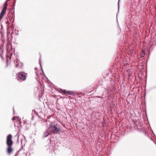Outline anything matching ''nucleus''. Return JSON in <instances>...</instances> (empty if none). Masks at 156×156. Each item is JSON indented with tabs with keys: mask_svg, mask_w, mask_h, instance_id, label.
<instances>
[{
	"mask_svg": "<svg viewBox=\"0 0 156 156\" xmlns=\"http://www.w3.org/2000/svg\"><path fill=\"white\" fill-rule=\"evenodd\" d=\"M117 23L118 22V20H117Z\"/></svg>",
	"mask_w": 156,
	"mask_h": 156,
	"instance_id": "20",
	"label": "nucleus"
},
{
	"mask_svg": "<svg viewBox=\"0 0 156 156\" xmlns=\"http://www.w3.org/2000/svg\"><path fill=\"white\" fill-rule=\"evenodd\" d=\"M17 154H16L15 155V156L17 155Z\"/></svg>",
	"mask_w": 156,
	"mask_h": 156,
	"instance_id": "18",
	"label": "nucleus"
},
{
	"mask_svg": "<svg viewBox=\"0 0 156 156\" xmlns=\"http://www.w3.org/2000/svg\"><path fill=\"white\" fill-rule=\"evenodd\" d=\"M8 147L7 148V152L9 154H10L12 151V146H8Z\"/></svg>",
	"mask_w": 156,
	"mask_h": 156,
	"instance_id": "6",
	"label": "nucleus"
},
{
	"mask_svg": "<svg viewBox=\"0 0 156 156\" xmlns=\"http://www.w3.org/2000/svg\"><path fill=\"white\" fill-rule=\"evenodd\" d=\"M15 33L16 35H17L19 34V31L17 30H15Z\"/></svg>",
	"mask_w": 156,
	"mask_h": 156,
	"instance_id": "8",
	"label": "nucleus"
},
{
	"mask_svg": "<svg viewBox=\"0 0 156 156\" xmlns=\"http://www.w3.org/2000/svg\"><path fill=\"white\" fill-rule=\"evenodd\" d=\"M9 0H6L5 3L3 8L0 14V20L2 19V18L4 16V14L6 10L7 9V6L8 5L7 4V2Z\"/></svg>",
	"mask_w": 156,
	"mask_h": 156,
	"instance_id": "2",
	"label": "nucleus"
},
{
	"mask_svg": "<svg viewBox=\"0 0 156 156\" xmlns=\"http://www.w3.org/2000/svg\"><path fill=\"white\" fill-rule=\"evenodd\" d=\"M24 150L23 149H20L19 150V151H18V152L19 153H20L21 152H23L24 151Z\"/></svg>",
	"mask_w": 156,
	"mask_h": 156,
	"instance_id": "10",
	"label": "nucleus"
},
{
	"mask_svg": "<svg viewBox=\"0 0 156 156\" xmlns=\"http://www.w3.org/2000/svg\"><path fill=\"white\" fill-rule=\"evenodd\" d=\"M145 54V53H144V54H142V55H141V57H143Z\"/></svg>",
	"mask_w": 156,
	"mask_h": 156,
	"instance_id": "16",
	"label": "nucleus"
},
{
	"mask_svg": "<svg viewBox=\"0 0 156 156\" xmlns=\"http://www.w3.org/2000/svg\"><path fill=\"white\" fill-rule=\"evenodd\" d=\"M66 94L68 95H71L72 94V92L71 91H66Z\"/></svg>",
	"mask_w": 156,
	"mask_h": 156,
	"instance_id": "7",
	"label": "nucleus"
},
{
	"mask_svg": "<svg viewBox=\"0 0 156 156\" xmlns=\"http://www.w3.org/2000/svg\"><path fill=\"white\" fill-rule=\"evenodd\" d=\"M119 1H118V10H119Z\"/></svg>",
	"mask_w": 156,
	"mask_h": 156,
	"instance_id": "13",
	"label": "nucleus"
},
{
	"mask_svg": "<svg viewBox=\"0 0 156 156\" xmlns=\"http://www.w3.org/2000/svg\"><path fill=\"white\" fill-rule=\"evenodd\" d=\"M18 66V64H17L16 65V67H17Z\"/></svg>",
	"mask_w": 156,
	"mask_h": 156,
	"instance_id": "19",
	"label": "nucleus"
},
{
	"mask_svg": "<svg viewBox=\"0 0 156 156\" xmlns=\"http://www.w3.org/2000/svg\"><path fill=\"white\" fill-rule=\"evenodd\" d=\"M49 129H47L46 130V131L44 132V137H46L48 135L51 134V132H50Z\"/></svg>",
	"mask_w": 156,
	"mask_h": 156,
	"instance_id": "5",
	"label": "nucleus"
},
{
	"mask_svg": "<svg viewBox=\"0 0 156 156\" xmlns=\"http://www.w3.org/2000/svg\"><path fill=\"white\" fill-rule=\"evenodd\" d=\"M17 62V61H16V60H15L14 61V63H16Z\"/></svg>",
	"mask_w": 156,
	"mask_h": 156,
	"instance_id": "17",
	"label": "nucleus"
},
{
	"mask_svg": "<svg viewBox=\"0 0 156 156\" xmlns=\"http://www.w3.org/2000/svg\"><path fill=\"white\" fill-rule=\"evenodd\" d=\"M18 77L20 80L24 81L26 79V74L24 72H20L18 73Z\"/></svg>",
	"mask_w": 156,
	"mask_h": 156,
	"instance_id": "3",
	"label": "nucleus"
},
{
	"mask_svg": "<svg viewBox=\"0 0 156 156\" xmlns=\"http://www.w3.org/2000/svg\"><path fill=\"white\" fill-rule=\"evenodd\" d=\"M15 119V117H13V118H12V120L13 121Z\"/></svg>",
	"mask_w": 156,
	"mask_h": 156,
	"instance_id": "15",
	"label": "nucleus"
},
{
	"mask_svg": "<svg viewBox=\"0 0 156 156\" xmlns=\"http://www.w3.org/2000/svg\"><path fill=\"white\" fill-rule=\"evenodd\" d=\"M12 135L11 134L9 135L7 138L6 144L8 146H12L13 144V141L12 140Z\"/></svg>",
	"mask_w": 156,
	"mask_h": 156,
	"instance_id": "4",
	"label": "nucleus"
},
{
	"mask_svg": "<svg viewBox=\"0 0 156 156\" xmlns=\"http://www.w3.org/2000/svg\"><path fill=\"white\" fill-rule=\"evenodd\" d=\"M49 129L53 134H58L61 131V128L59 125L52 122L49 126Z\"/></svg>",
	"mask_w": 156,
	"mask_h": 156,
	"instance_id": "1",
	"label": "nucleus"
},
{
	"mask_svg": "<svg viewBox=\"0 0 156 156\" xmlns=\"http://www.w3.org/2000/svg\"><path fill=\"white\" fill-rule=\"evenodd\" d=\"M60 90L61 92H63L64 94H66V90H65L60 89Z\"/></svg>",
	"mask_w": 156,
	"mask_h": 156,
	"instance_id": "9",
	"label": "nucleus"
},
{
	"mask_svg": "<svg viewBox=\"0 0 156 156\" xmlns=\"http://www.w3.org/2000/svg\"><path fill=\"white\" fill-rule=\"evenodd\" d=\"M41 56H40V58L39 59V61H40V66H41V69H42V72H43V70L42 69V66H41Z\"/></svg>",
	"mask_w": 156,
	"mask_h": 156,
	"instance_id": "11",
	"label": "nucleus"
},
{
	"mask_svg": "<svg viewBox=\"0 0 156 156\" xmlns=\"http://www.w3.org/2000/svg\"><path fill=\"white\" fill-rule=\"evenodd\" d=\"M5 23L7 25V26H9V20H8L7 21H6L5 22Z\"/></svg>",
	"mask_w": 156,
	"mask_h": 156,
	"instance_id": "12",
	"label": "nucleus"
},
{
	"mask_svg": "<svg viewBox=\"0 0 156 156\" xmlns=\"http://www.w3.org/2000/svg\"><path fill=\"white\" fill-rule=\"evenodd\" d=\"M23 154L25 156H26L27 155V154L26 153H24Z\"/></svg>",
	"mask_w": 156,
	"mask_h": 156,
	"instance_id": "14",
	"label": "nucleus"
}]
</instances>
